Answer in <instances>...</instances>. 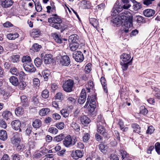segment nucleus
I'll return each instance as SVG.
<instances>
[{
    "label": "nucleus",
    "mask_w": 160,
    "mask_h": 160,
    "mask_svg": "<svg viewBox=\"0 0 160 160\" xmlns=\"http://www.w3.org/2000/svg\"><path fill=\"white\" fill-rule=\"evenodd\" d=\"M48 21L50 26L58 30L60 29L61 32H62L68 27L66 25H62V20L57 14L52 15L48 18Z\"/></svg>",
    "instance_id": "f257e3e1"
},
{
    "label": "nucleus",
    "mask_w": 160,
    "mask_h": 160,
    "mask_svg": "<svg viewBox=\"0 0 160 160\" xmlns=\"http://www.w3.org/2000/svg\"><path fill=\"white\" fill-rule=\"evenodd\" d=\"M44 63L46 64L50 63L52 60V56L50 54H47L43 58Z\"/></svg>",
    "instance_id": "a878e982"
},
{
    "label": "nucleus",
    "mask_w": 160,
    "mask_h": 160,
    "mask_svg": "<svg viewBox=\"0 0 160 160\" xmlns=\"http://www.w3.org/2000/svg\"><path fill=\"white\" fill-rule=\"evenodd\" d=\"M63 141V144L65 146L69 147L72 144V139L70 135L64 138Z\"/></svg>",
    "instance_id": "dca6fc26"
},
{
    "label": "nucleus",
    "mask_w": 160,
    "mask_h": 160,
    "mask_svg": "<svg viewBox=\"0 0 160 160\" xmlns=\"http://www.w3.org/2000/svg\"><path fill=\"white\" fill-rule=\"evenodd\" d=\"M42 97L44 98H47L49 96V92L47 90H45L42 91Z\"/></svg>",
    "instance_id": "6e6d98bb"
},
{
    "label": "nucleus",
    "mask_w": 160,
    "mask_h": 160,
    "mask_svg": "<svg viewBox=\"0 0 160 160\" xmlns=\"http://www.w3.org/2000/svg\"><path fill=\"white\" fill-rule=\"evenodd\" d=\"M90 137V135L88 133H85L84 134L83 137V141L84 142H87L88 141Z\"/></svg>",
    "instance_id": "3c124183"
},
{
    "label": "nucleus",
    "mask_w": 160,
    "mask_h": 160,
    "mask_svg": "<svg viewBox=\"0 0 160 160\" xmlns=\"http://www.w3.org/2000/svg\"><path fill=\"white\" fill-rule=\"evenodd\" d=\"M110 160H119V158L118 156L115 154H112L109 156Z\"/></svg>",
    "instance_id": "338daca9"
},
{
    "label": "nucleus",
    "mask_w": 160,
    "mask_h": 160,
    "mask_svg": "<svg viewBox=\"0 0 160 160\" xmlns=\"http://www.w3.org/2000/svg\"><path fill=\"white\" fill-rule=\"evenodd\" d=\"M53 38L56 42L59 43H62V39L58 35L55 34L53 36Z\"/></svg>",
    "instance_id": "09e8293b"
},
{
    "label": "nucleus",
    "mask_w": 160,
    "mask_h": 160,
    "mask_svg": "<svg viewBox=\"0 0 160 160\" xmlns=\"http://www.w3.org/2000/svg\"><path fill=\"white\" fill-rule=\"evenodd\" d=\"M23 112V110L22 107H20L17 108L15 110V114L17 116L22 114Z\"/></svg>",
    "instance_id": "ea45409f"
},
{
    "label": "nucleus",
    "mask_w": 160,
    "mask_h": 160,
    "mask_svg": "<svg viewBox=\"0 0 160 160\" xmlns=\"http://www.w3.org/2000/svg\"><path fill=\"white\" fill-rule=\"evenodd\" d=\"M124 8L122 3H120L119 1H117L111 11V15L112 16H116L119 13L122 11Z\"/></svg>",
    "instance_id": "7ed1b4c3"
},
{
    "label": "nucleus",
    "mask_w": 160,
    "mask_h": 160,
    "mask_svg": "<svg viewBox=\"0 0 160 160\" xmlns=\"http://www.w3.org/2000/svg\"><path fill=\"white\" fill-rule=\"evenodd\" d=\"M10 82L14 86H17L18 84V80L16 77L12 76L9 78Z\"/></svg>",
    "instance_id": "b1692460"
},
{
    "label": "nucleus",
    "mask_w": 160,
    "mask_h": 160,
    "mask_svg": "<svg viewBox=\"0 0 160 160\" xmlns=\"http://www.w3.org/2000/svg\"><path fill=\"white\" fill-rule=\"evenodd\" d=\"M23 67L24 70L27 72H34L36 70L35 68L31 62L28 63H24L23 64Z\"/></svg>",
    "instance_id": "1a4fd4ad"
},
{
    "label": "nucleus",
    "mask_w": 160,
    "mask_h": 160,
    "mask_svg": "<svg viewBox=\"0 0 160 160\" xmlns=\"http://www.w3.org/2000/svg\"><path fill=\"white\" fill-rule=\"evenodd\" d=\"M42 60L39 58H37L34 60V63L37 67H39L41 65Z\"/></svg>",
    "instance_id": "8fccbe9b"
},
{
    "label": "nucleus",
    "mask_w": 160,
    "mask_h": 160,
    "mask_svg": "<svg viewBox=\"0 0 160 160\" xmlns=\"http://www.w3.org/2000/svg\"><path fill=\"white\" fill-rule=\"evenodd\" d=\"M71 127L76 132H78L80 130V126L79 124L75 122H72L71 124Z\"/></svg>",
    "instance_id": "72a5a7b5"
},
{
    "label": "nucleus",
    "mask_w": 160,
    "mask_h": 160,
    "mask_svg": "<svg viewBox=\"0 0 160 160\" xmlns=\"http://www.w3.org/2000/svg\"><path fill=\"white\" fill-rule=\"evenodd\" d=\"M19 36V34L17 32L9 33L7 35V38L9 40H14L18 38Z\"/></svg>",
    "instance_id": "c756f323"
},
{
    "label": "nucleus",
    "mask_w": 160,
    "mask_h": 160,
    "mask_svg": "<svg viewBox=\"0 0 160 160\" xmlns=\"http://www.w3.org/2000/svg\"><path fill=\"white\" fill-rule=\"evenodd\" d=\"M133 3V9L135 10H137L141 8V4L139 3L136 2L135 0H131Z\"/></svg>",
    "instance_id": "7c9ffc66"
},
{
    "label": "nucleus",
    "mask_w": 160,
    "mask_h": 160,
    "mask_svg": "<svg viewBox=\"0 0 160 160\" xmlns=\"http://www.w3.org/2000/svg\"><path fill=\"white\" fill-rule=\"evenodd\" d=\"M18 88L21 90H23L25 89V88L27 86V84L24 81H21L19 82H18Z\"/></svg>",
    "instance_id": "49530a36"
},
{
    "label": "nucleus",
    "mask_w": 160,
    "mask_h": 160,
    "mask_svg": "<svg viewBox=\"0 0 160 160\" xmlns=\"http://www.w3.org/2000/svg\"><path fill=\"white\" fill-rule=\"evenodd\" d=\"M31 61V58L30 57L28 56H24L22 58V62L28 63H30Z\"/></svg>",
    "instance_id": "79ce46f5"
},
{
    "label": "nucleus",
    "mask_w": 160,
    "mask_h": 160,
    "mask_svg": "<svg viewBox=\"0 0 160 160\" xmlns=\"http://www.w3.org/2000/svg\"><path fill=\"white\" fill-rule=\"evenodd\" d=\"M120 152L122 156V160H127V159L128 158V155L126 152L121 150Z\"/></svg>",
    "instance_id": "a18cd8bd"
},
{
    "label": "nucleus",
    "mask_w": 160,
    "mask_h": 160,
    "mask_svg": "<svg viewBox=\"0 0 160 160\" xmlns=\"http://www.w3.org/2000/svg\"><path fill=\"white\" fill-rule=\"evenodd\" d=\"M58 62L62 66H68L70 64V60L69 57L67 55L61 56L59 58H58Z\"/></svg>",
    "instance_id": "423d86ee"
},
{
    "label": "nucleus",
    "mask_w": 160,
    "mask_h": 160,
    "mask_svg": "<svg viewBox=\"0 0 160 160\" xmlns=\"http://www.w3.org/2000/svg\"><path fill=\"white\" fill-rule=\"evenodd\" d=\"M7 138V134L6 131L4 130H0V139L4 141Z\"/></svg>",
    "instance_id": "cd10ccee"
},
{
    "label": "nucleus",
    "mask_w": 160,
    "mask_h": 160,
    "mask_svg": "<svg viewBox=\"0 0 160 160\" xmlns=\"http://www.w3.org/2000/svg\"><path fill=\"white\" fill-rule=\"evenodd\" d=\"M21 101V105L24 107H26L28 106V99L27 97L25 95H22L20 97Z\"/></svg>",
    "instance_id": "412c9836"
},
{
    "label": "nucleus",
    "mask_w": 160,
    "mask_h": 160,
    "mask_svg": "<svg viewBox=\"0 0 160 160\" xmlns=\"http://www.w3.org/2000/svg\"><path fill=\"white\" fill-rule=\"evenodd\" d=\"M74 81L71 79H69L63 84L62 87L63 90L67 92H70L72 91Z\"/></svg>",
    "instance_id": "39448f33"
},
{
    "label": "nucleus",
    "mask_w": 160,
    "mask_h": 160,
    "mask_svg": "<svg viewBox=\"0 0 160 160\" xmlns=\"http://www.w3.org/2000/svg\"><path fill=\"white\" fill-rule=\"evenodd\" d=\"M155 148L158 154H160V143L157 142L155 145Z\"/></svg>",
    "instance_id": "680f3d73"
},
{
    "label": "nucleus",
    "mask_w": 160,
    "mask_h": 160,
    "mask_svg": "<svg viewBox=\"0 0 160 160\" xmlns=\"http://www.w3.org/2000/svg\"><path fill=\"white\" fill-rule=\"evenodd\" d=\"M132 127L133 129V131L135 132L139 133L141 132L140 128L139 126L137 123H132Z\"/></svg>",
    "instance_id": "c9c22d12"
},
{
    "label": "nucleus",
    "mask_w": 160,
    "mask_h": 160,
    "mask_svg": "<svg viewBox=\"0 0 160 160\" xmlns=\"http://www.w3.org/2000/svg\"><path fill=\"white\" fill-rule=\"evenodd\" d=\"M73 57L75 59L76 61L78 62H82L84 59V56L80 51H77L73 53Z\"/></svg>",
    "instance_id": "0eeeda50"
},
{
    "label": "nucleus",
    "mask_w": 160,
    "mask_h": 160,
    "mask_svg": "<svg viewBox=\"0 0 160 160\" xmlns=\"http://www.w3.org/2000/svg\"><path fill=\"white\" fill-rule=\"evenodd\" d=\"M121 17V18L124 20V31L127 33L131 30V28L132 27V17L131 15H128L127 12L125 16H122Z\"/></svg>",
    "instance_id": "f03ea898"
},
{
    "label": "nucleus",
    "mask_w": 160,
    "mask_h": 160,
    "mask_svg": "<svg viewBox=\"0 0 160 160\" xmlns=\"http://www.w3.org/2000/svg\"><path fill=\"white\" fill-rule=\"evenodd\" d=\"M80 119L81 123L85 125L88 124L90 122L89 118L85 115L82 116Z\"/></svg>",
    "instance_id": "aec40b11"
},
{
    "label": "nucleus",
    "mask_w": 160,
    "mask_h": 160,
    "mask_svg": "<svg viewBox=\"0 0 160 160\" xmlns=\"http://www.w3.org/2000/svg\"><path fill=\"white\" fill-rule=\"evenodd\" d=\"M86 98V94L85 89H82L81 92L80 97L78 101L80 104H83L85 101Z\"/></svg>",
    "instance_id": "f8f14e48"
},
{
    "label": "nucleus",
    "mask_w": 160,
    "mask_h": 160,
    "mask_svg": "<svg viewBox=\"0 0 160 160\" xmlns=\"http://www.w3.org/2000/svg\"><path fill=\"white\" fill-rule=\"evenodd\" d=\"M41 34V31L39 29H33L30 33L31 36L33 37H38Z\"/></svg>",
    "instance_id": "5701e85b"
},
{
    "label": "nucleus",
    "mask_w": 160,
    "mask_h": 160,
    "mask_svg": "<svg viewBox=\"0 0 160 160\" xmlns=\"http://www.w3.org/2000/svg\"><path fill=\"white\" fill-rule=\"evenodd\" d=\"M98 148L100 151L103 153H105L107 151V147L104 143H101L98 145Z\"/></svg>",
    "instance_id": "4c0bfd02"
},
{
    "label": "nucleus",
    "mask_w": 160,
    "mask_h": 160,
    "mask_svg": "<svg viewBox=\"0 0 160 160\" xmlns=\"http://www.w3.org/2000/svg\"><path fill=\"white\" fill-rule=\"evenodd\" d=\"M121 64L122 66V68L123 70H126L128 67V65H130V63H127L126 62H121Z\"/></svg>",
    "instance_id": "5fc2aeb1"
},
{
    "label": "nucleus",
    "mask_w": 160,
    "mask_h": 160,
    "mask_svg": "<svg viewBox=\"0 0 160 160\" xmlns=\"http://www.w3.org/2000/svg\"><path fill=\"white\" fill-rule=\"evenodd\" d=\"M79 37L76 34L72 35L69 37L68 41L70 43H78Z\"/></svg>",
    "instance_id": "f3484780"
},
{
    "label": "nucleus",
    "mask_w": 160,
    "mask_h": 160,
    "mask_svg": "<svg viewBox=\"0 0 160 160\" xmlns=\"http://www.w3.org/2000/svg\"><path fill=\"white\" fill-rule=\"evenodd\" d=\"M89 21L90 24L96 28H97L98 25V21L94 18H91L89 19Z\"/></svg>",
    "instance_id": "473e14b6"
},
{
    "label": "nucleus",
    "mask_w": 160,
    "mask_h": 160,
    "mask_svg": "<svg viewBox=\"0 0 160 160\" xmlns=\"http://www.w3.org/2000/svg\"><path fill=\"white\" fill-rule=\"evenodd\" d=\"M19 55H13L11 57V60L13 63L17 62L19 61Z\"/></svg>",
    "instance_id": "37998d69"
},
{
    "label": "nucleus",
    "mask_w": 160,
    "mask_h": 160,
    "mask_svg": "<svg viewBox=\"0 0 160 160\" xmlns=\"http://www.w3.org/2000/svg\"><path fill=\"white\" fill-rule=\"evenodd\" d=\"M126 13L122 12L120 13L118 17L113 19V23L118 24L121 23H123V19L121 18L122 16H125Z\"/></svg>",
    "instance_id": "2eb2a0df"
},
{
    "label": "nucleus",
    "mask_w": 160,
    "mask_h": 160,
    "mask_svg": "<svg viewBox=\"0 0 160 160\" xmlns=\"http://www.w3.org/2000/svg\"><path fill=\"white\" fill-rule=\"evenodd\" d=\"M45 156L46 157L44 158V160H54L53 155L52 154H47Z\"/></svg>",
    "instance_id": "774afa93"
},
{
    "label": "nucleus",
    "mask_w": 160,
    "mask_h": 160,
    "mask_svg": "<svg viewBox=\"0 0 160 160\" xmlns=\"http://www.w3.org/2000/svg\"><path fill=\"white\" fill-rule=\"evenodd\" d=\"M10 71L13 74L17 75L18 74V71L15 68H13L10 69Z\"/></svg>",
    "instance_id": "69168bd1"
},
{
    "label": "nucleus",
    "mask_w": 160,
    "mask_h": 160,
    "mask_svg": "<svg viewBox=\"0 0 160 160\" xmlns=\"http://www.w3.org/2000/svg\"><path fill=\"white\" fill-rule=\"evenodd\" d=\"M154 130L155 129L152 126H150L148 128V129L146 131V133L148 134H151L153 132Z\"/></svg>",
    "instance_id": "052dcab7"
},
{
    "label": "nucleus",
    "mask_w": 160,
    "mask_h": 160,
    "mask_svg": "<svg viewBox=\"0 0 160 160\" xmlns=\"http://www.w3.org/2000/svg\"><path fill=\"white\" fill-rule=\"evenodd\" d=\"M118 124L119 125L121 129L123 131H126L128 130V127L124 128L123 122L122 120H119Z\"/></svg>",
    "instance_id": "c03bdc74"
},
{
    "label": "nucleus",
    "mask_w": 160,
    "mask_h": 160,
    "mask_svg": "<svg viewBox=\"0 0 160 160\" xmlns=\"http://www.w3.org/2000/svg\"><path fill=\"white\" fill-rule=\"evenodd\" d=\"M83 151H81L77 150L75 152H73L72 154V156L73 158L76 160L78 159L79 158H82L83 155Z\"/></svg>",
    "instance_id": "9b49d317"
},
{
    "label": "nucleus",
    "mask_w": 160,
    "mask_h": 160,
    "mask_svg": "<svg viewBox=\"0 0 160 160\" xmlns=\"http://www.w3.org/2000/svg\"><path fill=\"white\" fill-rule=\"evenodd\" d=\"M93 87V82L91 81H89L86 88L88 90V92H89L90 89H92Z\"/></svg>",
    "instance_id": "4d7b16f0"
},
{
    "label": "nucleus",
    "mask_w": 160,
    "mask_h": 160,
    "mask_svg": "<svg viewBox=\"0 0 160 160\" xmlns=\"http://www.w3.org/2000/svg\"><path fill=\"white\" fill-rule=\"evenodd\" d=\"M154 10L152 9H147L143 12V14L144 16L147 17L152 16L155 14Z\"/></svg>",
    "instance_id": "a211bd4d"
},
{
    "label": "nucleus",
    "mask_w": 160,
    "mask_h": 160,
    "mask_svg": "<svg viewBox=\"0 0 160 160\" xmlns=\"http://www.w3.org/2000/svg\"><path fill=\"white\" fill-rule=\"evenodd\" d=\"M100 81L104 92L107 93L108 92V89L107 87L106 81L105 78L103 77H102L100 79Z\"/></svg>",
    "instance_id": "bb28decb"
},
{
    "label": "nucleus",
    "mask_w": 160,
    "mask_h": 160,
    "mask_svg": "<svg viewBox=\"0 0 160 160\" xmlns=\"http://www.w3.org/2000/svg\"><path fill=\"white\" fill-rule=\"evenodd\" d=\"M67 101L68 102L71 104L74 103L76 102L75 99L71 97H69L67 98Z\"/></svg>",
    "instance_id": "0e129e2a"
},
{
    "label": "nucleus",
    "mask_w": 160,
    "mask_h": 160,
    "mask_svg": "<svg viewBox=\"0 0 160 160\" xmlns=\"http://www.w3.org/2000/svg\"><path fill=\"white\" fill-rule=\"evenodd\" d=\"M41 48V46L38 43H35L32 47V49L34 52H38Z\"/></svg>",
    "instance_id": "de8ad7c7"
},
{
    "label": "nucleus",
    "mask_w": 160,
    "mask_h": 160,
    "mask_svg": "<svg viewBox=\"0 0 160 160\" xmlns=\"http://www.w3.org/2000/svg\"><path fill=\"white\" fill-rule=\"evenodd\" d=\"M120 2L122 3L124 9H128L131 6V4L129 3V0H122V2Z\"/></svg>",
    "instance_id": "e433bc0d"
},
{
    "label": "nucleus",
    "mask_w": 160,
    "mask_h": 160,
    "mask_svg": "<svg viewBox=\"0 0 160 160\" xmlns=\"http://www.w3.org/2000/svg\"><path fill=\"white\" fill-rule=\"evenodd\" d=\"M48 132L51 133L56 134L58 132V130L56 128L52 127L49 128Z\"/></svg>",
    "instance_id": "bf43d9fd"
},
{
    "label": "nucleus",
    "mask_w": 160,
    "mask_h": 160,
    "mask_svg": "<svg viewBox=\"0 0 160 160\" xmlns=\"http://www.w3.org/2000/svg\"><path fill=\"white\" fill-rule=\"evenodd\" d=\"M65 137L64 134H61L54 138L53 141L59 142L61 141Z\"/></svg>",
    "instance_id": "a19ab883"
},
{
    "label": "nucleus",
    "mask_w": 160,
    "mask_h": 160,
    "mask_svg": "<svg viewBox=\"0 0 160 160\" xmlns=\"http://www.w3.org/2000/svg\"><path fill=\"white\" fill-rule=\"evenodd\" d=\"M120 58L122 60V61L121 62H126L127 63H130L132 61L133 58L129 61L131 57L129 54H127L126 53H124L122 54L120 56Z\"/></svg>",
    "instance_id": "ddd939ff"
},
{
    "label": "nucleus",
    "mask_w": 160,
    "mask_h": 160,
    "mask_svg": "<svg viewBox=\"0 0 160 160\" xmlns=\"http://www.w3.org/2000/svg\"><path fill=\"white\" fill-rule=\"evenodd\" d=\"M11 125L12 128L15 130H19V132L21 131V130L20 129V127L21 126V123L19 120H15L11 122Z\"/></svg>",
    "instance_id": "4468645a"
},
{
    "label": "nucleus",
    "mask_w": 160,
    "mask_h": 160,
    "mask_svg": "<svg viewBox=\"0 0 160 160\" xmlns=\"http://www.w3.org/2000/svg\"><path fill=\"white\" fill-rule=\"evenodd\" d=\"M105 124L103 122L98 121L97 123V131L102 135L105 138H108V134L106 130L104 128Z\"/></svg>",
    "instance_id": "20e7f679"
},
{
    "label": "nucleus",
    "mask_w": 160,
    "mask_h": 160,
    "mask_svg": "<svg viewBox=\"0 0 160 160\" xmlns=\"http://www.w3.org/2000/svg\"><path fill=\"white\" fill-rule=\"evenodd\" d=\"M18 134V133H15V135L13 136L11 139V142L15 146L17 145V148L20 149L22 151H23L22 148H21V146L18 145L21 142V139L20 138H18L17 137Z\"/></svg>",
    "instance_id": "6e6552de"
},
{
    "label": "nucleus",
    "mask_w": 160,
    "mask_h": 160,
    "mask_svg": "<svg viewBox=\"0 0 160 160\" xmlns=\"http://www.w3.org/2000/svg\"><path fill=\"white\" fill-rule=\"evenodd\" d=\"M50 111V110L49 108H43L39 111V114L41 116H44L48 114Z\"/></svg>",
    "instance_id": "393cba45"
},
{
    "label": "nucleus",
    "mask_w": 160,
    "mask_h": 160,
    "mask_svg": "<svg viewBox=\"0 0 160 160\" xmlns=\"http://www.w3.org/2000/svg\"><path fill=\"white\" fill-rule=\"evenodd\" d=\"M2 115L3 118L5 119L8 120L12 117V113L9 111L6 110L3 111L2 113Z\"/></svg>",
    "instance_id": "4be33fe9"
},
{
    "label": "nucleus",
    "mask_w": 160,
    "mask_h": 160,
    "mask_svg": "<svg viewBox=\"0 0 160 160\" xmlns=\"http://www.w3.org/2000/svg\"><path fill=\"white\" fill-rule=\"evenodd\" d=\"M50 71L48 69H45L43 71L42 74L45 81H47L48 80V77L50 76Z\"/></svg>",
    "instance_id": "c85d7f7f"
},
{
    "label": "nucleus",
    "mask_w": 160,
    "mask_h": 160,
    "mask_svg": "<svg viewBox=\"0 0 160 160\" xmlns=\"http://www.w3.org/2000/svg\"><path fill=\"white\" fill-rule=\"evenodd\" d=\"M56 126L58 129L61 130L64 128V124L63 122H61L57 123L56 124Z\"/></svg>",
    "instance_id": "e2e57ef3"
},
{
    "label": "nucleus",
    "mask_w": 160,
    "mask_h": 160,
    "mask_svg": "<svg viewBox=\"0 0 160 160\" xmlns=\"http://www.w3.org/2000/svg\"><path fill=\"white\" fill-rule=\"evenodd\" d=\"M12 0H0V4L4 8H8L12 6L13 3Z\"/></svg>",
    "instance_id": "9d476101"
},
{
    "label": "nucleus",
    "mask_w": 160,
    "mask_h": 160,
    "mask_svg": "<svg viewBox=\"0 0 160 160\" xmlns=\"http://www.w3.org/2000/svg\"><path fill=\"white\" fill-rule=\"evenodd\" d=\"M42 125V122L39 119H35L32 123L33 127L35 128H39Z\"/></svg>",
    "instance_id": "6ab92c4d"
},
{
    "label": "nucleus",
    "mask_w": 160,
    "mask_h": 160,
    "mask_svg": "<svg viewBox=\"0 0 160 160\" xmlns=\"http://www.w3.org/2000/svg\"><path fill=\"white\" fill-rule=\"evenodd\" d=\"M34 4L37 11L38 12H40L42 10V8L40 3L39 2L36 3L34 2Z\"/></svg>",
    "instance_id": "603ef678"
},
{
    "label": "nucleus",
    "mask_w": 160,
    "mask_h": 160,
    "mask_svg": "<svg viewBox=\"0 0 160 160\" xmlns=\"http://www.w3.org/2000/svg\"><path fill=\"white\" fill-rule=\"evenodd\" d=\"M96 106H89L88 107V113L90 115H95L96 113L94 111Z\"/></svg>",
    "instance_id": "f704fd0d"
},
{
    "label": "nucleus",
    "mask_w": 160,
    "mask_h": 160,
    "mask_svg": "<svg viewBox=\"0 0 160 160\" xmlns=\"http://www.w3.org/2000/svg\"><path fill=\"white\" fill-rule=\"evenodd\" d=\"M61 114L65 118L68 117L69 113L66 109H63L60 111Z\"/></svg>",
    "instance_id": "864d4df0"
},
{
    "label": "nucleus",
    "mask_w": 160,
    "mask_h": 160,
    "mask_svg": "<svg viewBox=\"0 0 160 160\" xmlns=\"http://www.w3.org/2000/svg\"><path fill=\"white\" fill-rule=\"evenodd\" d=\"M87 1L85 0H82L79 3V6L82 8H85L87 7Z\"/></svg>",
    "instance_id": "13d9d810"
},
{
    "label": "nucleus",
    "mask_w": 160,
    "mask_h": 160,
    "mask_svg": "<svg viewBox=\"0 0 160 160\" xmlns=\"http://www.w3.org/2000/svg\"><path fill=\"white\" fill-rule=\"evenodd\" d=\"M79 43H70L69 48L72 51H76L78 48H79Z\"/></svg>",
    "instance_id": "58836bf2"
},
{
    "label": "nucleus",
    "mask_w": 160,
    "mask_h": 160,
    "mask_svg": "<svg viewBox=\"0 0 160 160\" xmlns=\"http://www.w3.org/2000/svg\"><path fill=\"white\" fill-rule=\"evenodd\" d=\"M134 19L138 23H144L145 22L144 18L141 16H135L134 17Z\"/></svg>",
    "instance_id": "2f4dec72"
}]
</instances>
